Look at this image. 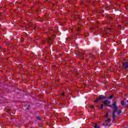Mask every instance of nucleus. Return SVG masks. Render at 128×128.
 Masks as SVG:
<instances>
[{
    "instance_id": "8",
    "label": "nucleus",
    "mask_w": 128,
    "mask_h": 128,
    "mask_svg": "<svg viewBox=\"0 0 128 128\" xmlns=\"http://www.w3.org/2000/svg\"><path fill=\"white\" fill-rule=\"evenodd\" d=\"M122 112V110H119L118 112L117 116H120V114Z\"/></svg>"
},
{
    "instance_id": "13",
    "label": "nucleus",
    "mask_w": 128,
    "mask_h": 128,
    "mask_svg": "<svg viewBox=\"0 0 128 128\" xmlns=\"http://www.w3.org/2000/svg\"><path fill=\"white\" fill-rule=\"evenodd\" d=\"M108 113H106V118H108Z\"/></svg>"
},
{
    "instance_id": "15",
    "label": "nucleus",
    "mask_w": 128,
    "mask_h": 128,
    "mask_svg": "<svg viewBox=\"0 0 128 128\" xmlns=\"http://www.w3.org/2000/svg\"><path fill=\"white\" fill-rule=\"evenodd\" d=\"M29 108V107H27V108H26V109L27 110H30V108Z\"/></svg>"
},
{
    "instance_id": "9",
    "label": "nucleus",
    "mask_w": 128,
    "mask_h": 128,
    "mask_svg": "<svg viewBox=\"0 0 128 128\" xmlns=\"http://www.w3.org/2000/svg\"><path fill=\"white\" fill-rule=\"evenodd\" d=\"M112 98H114V95H112L109 96L110 100H112Z\"/></svg>"
},
{
    "instance_id": "21",
    "label": "nucleus",
    "mask_w": 128,
    "mask_h": 128,
    "mask_svg": "<svg viewBox=\"0 0 128 128\" xmlns=\"http://www.w3.org/2000/svg\"><path fill=\"white\" fill-rule=\"evenodd\" d=\"M34 30H36V28H34Z\"/></svg>"
},
{
    "instance_id": "6",
    "label": "nucleus",
    "mask_w": 128,
    "mask_h": 128,
    "mask_svg": "<svg viewBox=\"0 0 128 128\" xmlns=\"http://www.w3.org/2000/svg\"><path fill=\"white\" fill-rule=\"evenodd\" d=\"M36 118L38 120H42V117H40V116H38L36 117Z\"/></svg>"
},
{
    "instance_id": "4",
    "label": "nucleus",
    "mask_w": 128,
    "mask_h": 128,
    "mask_svg": "<svg viewBox=\"0 0 128 128\" xmlns=\"http://www.w3.org/2000/svg\"><path fill=\"white\" fill-rule=\"evenodd\" d=\"M54 39L48 38V39H47V42H48V44H50V42H54Z\"/></svg>"
},
{
    "instance_id": "11",
    "label": "nucleus",
    "mask_w": 128,
    "mask_h": 128,
    "mask_svg": "<svg viewBox=\"0 0 128 128\" xmlns=\"http://www.w3.org/2000/svg\"><path fill=\"white\" fill-rule=\"evenodd\" d=\"M90 108H94V106L92 105L90 106Z\"/></svg>"
},
{
    "instance_id": "23",
    "label": "nucleus",
    "mask_w": 128,
    "mask_h": 128,
    "mask_svg": "<svg viewBox=\"0 0 128 128\" xmlns=\"http://www.w3.org/2000/svg\"><path fill=\"white\" fill-rule=\"evenodd\" d=\"M127 102H128V100H127Z\"/></svg>"
},
{
    "instance_id": "22",
    "label": "nucleus",
    "mask_w": 128,
    "mask_h": 128,
    "mask_svg": "<svg viewBox=\"0 0 128 128\" xmlns=\"http://www.w3.org/2000/svg\"><path fill=\"white\" fill-rule=\"evenodd\" d=\"M50 46H52V44H50Z\"/></svg>"
},
{
    "instance_id": "16",
    "label": "nucleus",
    "mask_w": 128,
    "mask_h": 128,
    "mask_svg": "<svg viewBox=\"0 0 128 128\" xmlns=\"http://www.w3.org/2000/svg\"><path fill=\"white\" fill-rule=\"evenodd\" d=\"M46 44V41H44V42H43L42 44Z\"/></svg>"
},
{
    "instance_id": "14",
    "label": "nucleus",
    "mask_w": 128,
    "mask_h": 128,
    "mask_svg": "<svg viewBox=\"0 0 128 128\" xmlns=\"http://www.w3.org/2000/svg\"><path fill=\"white\" fill-rule=\"evenodd\" d=\"M62 96H64V92H63V93L62 94Z\"/></svg>"
},
{
    "instance_id": "12",
    "label": "nucleus",
    "mask_w": 128,
    "mask_h": 128,
    "mask_svg": "<svg viewBox=\"0 0 128 128\" xmlns=\"http://www.w3.org/2000/svg\"><path fill=\"white\" fill-rule=\"evenodd\" d=\"M107 122H110V118L107 119Z\"/></svg>"
},
{
    "instance_id": "3",
    "label": "nucleus",
    "mask_w": 128,
    "mask_h": 128,
    "mask_svg": "<svg viewBox=\"0 0 128 128\" xmlns=\"http://www.w3.org/2000/svg\"><path fill=\"white\" fill-rule=\"evenodd\" d=\"M123 66L124 68H128V62H125L123 63Z\"/></svg>"
},
{
    "instance_id": "2",
    "label": "nucleus",
    "mask_w": 128,
    "mask_h": 128,
    "mask_svg": "<svg viewBox=\"0 0 128 128\" xmlns=\"http://www.w3.org/2000/svg\"><path fill=\"white\" fill-rule=\"evenodd\" d=\"M106 100V96L104 95H100L99 98L94 102H100V100Z\"/></svg>"
},
{
    "instance_id": "20",
    "label": "nucleus",
    "mask_w": 128,
    "mask_h": 128,
    "mask_svg": "<svg viewBox=\"0 0 128 128\" xmlns=\"http://www.w3.org/2000/svg\"><path fill=\"white\" fill-rule=\"evenodd\" d=\"M103 126H104V124H103Z\"/></svg>"
},
{
    "instance_id": "7",
    "label": "nucleus",
    "mask_w": 128,
    "mask_h": 128,
    "mask_svg": "<svg viewBox=\"0 0 128 128\" xmlns=\"http://www.w3.org/2000/svg\"><path fill=\"white\" fill-rule=\"evenodd\" d=\"M94 128H100V126H98V124H96L94 126Z\"/></svg>"
},
{
    "instance_id": "18",
    "label": "nucleus",
    "mask_w": 128,
    "mask_h": 128,
    "mask_svg": "<svg viewBox=\"0 0 128 128\" xmlns=\"http://www.w3.org/2000/svg\"><path fill=\"white\" fill-rule=\"evenodd\" d=\"M106 126H108V123H106Z\"/></svg>"
},
{
    "instance_id": "5",
    "label": "nucleus",
    "mask_w": 128,
    "mask_h": 128,
    "mask_svg": "<svg viewBox=\"0 0 128 128\" xmlns=\"http://www.w3.org/2000/svg\"><path fill=\"white\" fill-rule=\"evenodd\" d=\"M82 58H86V56H90L89 55H88V56H86L85 54H82Z\"/></svg>"
},
{
    "instance_id": "1",
    "label": "nucleus",
    "mask_w": 128,
    "mask_h": 128,
    "mask_svg": "<svg viewBox=\"0 0 128 128\" xmlns=\"http://www.w3.org/2000/svg\"><path fill=\"white\" fill-rule=\"evenodd\" d=\"M110 104V102L108 101V100L102 101V104H101L100 110H102L104 108H106V106H110V108H112L114 110L112 112V118L113 120H114V118H116V112H118V108L116 106V102H114L112 106L109 105Z\"/></svg>"
},
{
    "instance_id": "19",
    "label": "nucleus",
    "mask_w": 128,
    "mask_h": 128,
    "mask_svg": "<svg viewBox=\"0 0 128 128\" xmlns=\"http://www.w3.org/2000/svg\"><path fill=\"white\" fill-rule=\"evenodd\" d=\"M108 30H110V28H108Z\"/></svg>"
},
{
    "instance_id": "10",
    "label": "nucleus",
    "mask_w": 128,
    "mask_h": 128,
    "mask_svg": "<svg viewBox=\"0 0 128 128\" xmlns=\"http://www.w3.org/2000/svg\"><path fill=\"white\" fill-rule=\"evenodd\" d=\"M121 104H122V106H124V104H125L124 102L122 101Z\"/></svg>"
},
{
    "instance_id": "17",
    "label": "nucleus",
    "mask_w": 128,
    "mask_h": 128,
    "mask_svg": "<svg viewBox=\"0 0 128 128\" xmlns=\"http://www.w3.org/2000/svg\"><path fill=\"white\" fill-rule=\"evenodd\" d=\"M30 104H28V108H30Z\"/></svg>"
}]
</instances>
